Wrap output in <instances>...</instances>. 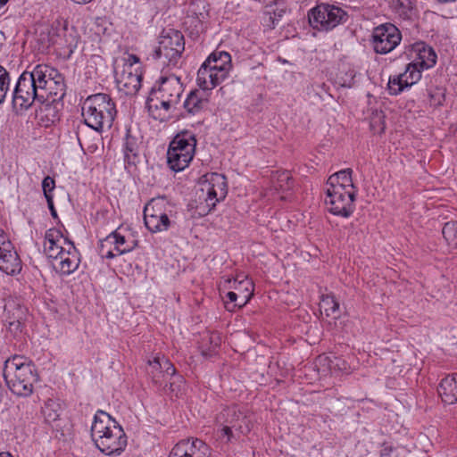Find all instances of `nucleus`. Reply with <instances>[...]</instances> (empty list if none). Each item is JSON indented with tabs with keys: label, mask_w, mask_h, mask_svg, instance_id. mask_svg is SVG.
Here are the masks:
<instances>
[{
	"label": "nucleus",
	"mask_w": 457,
	"mask_h": 457,
	"mask_svg": "<svg viewBox=\"0 0 457 457\" xmlns=\"http://www.w3.org/2000/svg\"><path fill=\"white\" fill-rule=\"evenodd\" d=\"M437 390L444 403L447 404L457 403V384L453 375L443 378Z\"/></svg>",
	"instance_id": "nucleus-26"
},
{
	"label": "nucleus",
	"mask_w": 457,
	"mask_h": 457,
	"mask_svg": "<svg viewBox=\"0 0 457 457\" xmlns=\"http://www.w3.org/2000/svg\"><path fill=\"white\" fill-rule=\"evenodd\" d=\"M0 270L8 275H14L21 270V262L13 246L0 252Z\"/></svg>",
	"instance_id": "nucleus-24"
},
{
	"label": "nucleus",
	"mask_w": 457,
	"mask_h": 457,
	"mask_svg": "<svg viewBox=\"0 0 457 457\" xmlns=\"http://www.w3.org/2000/svg\"><path fill=\"white\" fill-rule=\"evenodd\" d=\"M138 145L137 140L131 137L129 133L125 139V155L128 159L131 156L135 157L137 154Z\"/></svg>",
	"instance_id": "nucleus-35"
},
{
	"label": "nucleus",
	"mask_w": 457,
	"mask_h": 457,
	"mask_svg": "<svg viewBox=\"0 0 457 457\" xmlns=\"http://www.w3.org/2000/svg\"><path fill=\"white\" fill-rule=\"evenodd\" d=\"M206 104V100L197 91H192L187 97L184 107L191 114L199 112Z\"/></svg>",
	"instance_id": "nucleus-28"
},
{
	"label": "nucleus",
	"mask_w": 457,
	"mask_h": 457,
	"mask_svg": "<svg viewBox=\"0 0 457 457\" xmlns=\"http://www.w3.org/2000/svg\"><path fill=\"white\" fill-rule=\"evenodd\" d=\"M147 364V373L155 385H161L169 376H173L176 372L173 364L164 356L156 355L152 360H148Z\"/></svg>",
	"instance_id": "nucleus-19"
},
{
	"label": "nucleus",
	"mask_w": 457,
	"mask_h": 457,
	"mask_svg": "<svg viewBox=\"0 0 457 457\" xmlns=\"http://www.w3.org/2000/svg\"><path fill=\"white\" fill-rule=\"evenodd\" d=\"M216 422L221 427V436L230 442L239 435H245L251 430L249 411L245 408L231 406L222 410L216 418Z\"/></svg>",
	"instance_id": "nucleus-8"
},
{
	"label": "nucleus",
	"mask_w": 457,
	"mask_h": 457,
	"mask_svg": "<svg viewBox=\"0 0 457 457\" xmlns=\"http://www.w3.org/2000/svg\"><path fill=\"white\" fill-rule=\"evenodd\" d=\"M231 68L230 54L225 51H215L199 68L197 85L203 90H212L228 77Z\"/></svg>",
	"instance_id": "nucleus-7"
},
{
	"label": "nucleus",
	"mask_w": 457,
	"mask_h": 457,
	"mask_svg": "<svg viewBox=\"0 0 457 457\" xmlns=\"http://www.w3.org/2000/svg\"><path fill=\"white\" fill-rule=\"evenodd\" d=\"M142 73L129 65L118 64L115 68L117 87L126 95H135L141 87Z\"/></svg>",
	"instance_id": "nucleus-15"
},
{
	"label": "nucleus",
	"mask_w": 457,
	"mask_h": 457,
	"mask_svg": "<svg viewBox=\"0 0 457 457\" xmlns=\"http://www.w3.org/2000/svg\"><path fill=\"white\" fill-rule=\"evenodd\" d=\"M20 327H21V322L19 320L9 322V328L11 330H18V329H20Z\"/></svg>",
	"instance_id": "nucleus-45"
},
{
	"label": "nucleus",
	"mask_w": 457,
	"mask_h": 457,
	"mask_svg": "<svg viewBox=\"0 0 457 457\" xmlns=\"http://www.w3.org/2000/svg\"><path fill=\"white\" fill-rule=\"evenodd\" d=\"M402 35L392 23H384L373 29L372 46L377 54H386L393 51L401 42Z\"/></svg>",
	"instance_id": "nucleus-14"
},
{
	"label": "nucleus",
	"mask_w": 457,
	"mask_h": 457,
	"mask_svg": "<svg viewBox=\"0 0 457 457\" xmlns=\"http://www.w3.org/2000/svg\"><path fill=\"white\" fill-rule=\"evenodd\" d=\"M0 457H12V456L9 453L3 452V453H0Z\"/></svg>",
	"instance_id": "nucleus-47"
},
{
	"label": "nucleus",
	"mask_w": 457,
	"mask_h": 457,
	"mask_svg": "<svg viewBox=\"0 0 457 457\" xmlns=\"http://www.w3.org/2000/svg\"><path fill=\"white\" fill-rule=\"evenodd\" d=\"M133 245H127L124 236L118 231H113L108 235L100 244V253L106 259H112L116 254H123L130 252Z\"/></svg>",
	"instance_id": "nucleus-18"
},
{
	"label": "nucleus",
	"mask_w": 457,
	"mask_h": 457,
	"mask_svg": "<svg viewBox=\"0 0 457 457\" xmlns=\"http://www.w3.org/2000/svg\"><path fill=\"white\" fill-rule=\"evenodd\" d=\"M443 237L451 246H457V221L446 222L442 229Z\"/></svg>",
	"instance_id": "nucleus-30"
},
{
	"label": "nucleus",
	"mask_w": 457,
	"mask_h": 457,
	"mask_svg": "<svg viewBox=\"0 0 457 457\" xmlns=\"http://www.w3.org/2000/svg\"><path fill=\"white\" fill-rule=\"evenodd\" d=\"M182 93L183 87L179 77L170 75L162 78L158 88L152 91L146 102L151 116L155 120H165L179 103Z\"/></svg>",
	"instance_id": "nucleus-4"
},
{
	"label": "nucleus",
	"mask_w": 457,
	"mask_h": 457,
	"mask_svg": "<svg viewBox=\"0 0 457 457\" xmlns=\"http://www.w3.org/2000/svg\"><path fill=\"white\" fill-rule=\"evenodd\" d=\"M169 202L163 198H153L144 209L145 225L152 233L167 231L174 223Z\"/></svg>",
	"instance_id": "nucleus-11"
},
{
	"label": "nucleus",
	"mask_w": 457,
	"mask_h": 457,
	"mask_svg": "<svg viewBox=\"0 0 457 457\" xmlns=\"http://www.w3.org/2000/svg\"><path fill=\"white\" fill-rule=\"evenodd\" d=\"M170 378V387L169 390L171 394H174L178 396L182 393V383L183 378L180 376H177L176 373L173 376H169Z\"/></svg>",
	"instance_id": "nucleus-36"
},
{
	"label": "nucleus",
	"mask_w": 457,
	"mask_h": 457,
	"mask_svg": "<svg viewBox=\"0 0 457 457\" xmlns=\"http://www.w3.org/2000/svg\"><path fill=\"white\" fill-rule=\"evenodd\" d=\"M381 113H376L370 121L371 129L375 132L382 133L385 130V124Z\"/></svg>",
	"instance_id": "nucleus-38"
},
{
	"label": "nucleus",
	"mask_w": 457,
	"mask_h": 457,
	"mask_svg": "<svg viewBox=\"0 0 457 457\" xmlns=\"http://www.w3.org/2000/svg\"><path fill=\"white\" fill-rule=\"evenodd\" d=\"M392 451V448L391 447H385L382 451H381V456L382 457H386V456H388L390 454Z\"/></svg>",
	"instance_id": "nucleus-46"
},
{
	"label": "nucleus",
	"mask_w": 457,
	"mask_h": 457,
	"mask_svg": "<svg viewBox=\"0 0 457 457\" xmlns=\"http://www.w3.org/2000/svg\"><path fill=\"white\" fill-rule=\"evenodd\" d=\"M4 377L9 389L19 396L30 395L37 380L34 365L26 362L21 356H15L5 362Z\"/></svg>",
	"instance_id": "nucleus-6"
},
{
	"label": "nucleus",
	"mask_w": 457,
	"mask_h": 457,
	"mask_svg": "<svg viewBox=\"0 0 457 457\" xmlns=\"http://www.w3.org/2000/svg\"><path fill=\"white\" fill-rule=\"evenodd\" d=\"M51 41H52L53 44L56 43V40H54L53 38L51 39Z\"/></svg>",
	"instance_id": "nucleus-49"
},
{
	"label": "nucleus",
	"mask_w": 457,
	"mask_h": 457,
	"mask_svg": "<svg viewBox=\"0 0 457 457\" xmlns=\"http://www.w3.org/2000/svg\"><path fill=\"white\" fill-rule=\"evenodd\" d=\"M210 340L212 344L217 346L220 344L221 338L218 333H212L210 336Z\"/></svg>",
	"instance_id": "nucleus-43"
},
{
	"label": "nucleus",
	"mask_w": 457,
	"mask_h": 457,
	"mask_svg": "<svg viewBox=\"0 0 457 457\" xmlns=\"http://www.w3.org/2000/svg\"><path fill=\"white\" fill-rule=\"evenodd\" d=\"M8 2V0H0V8L4 5L6 3Z\"/></svg>",
	"instance_id": "nucleus-48"
},
{
	"label": "nucleus",
	"mask_w": 457,
	"mask_h": 457,
	"mask_svg": "<svg viewBox=\"0 0 457 457\" xmlns=\"http://www.w3.org/2000/svg\"><path fill=\"white\" fill-rule=\"evenodd\" d=\"M91 436L96 447L106 455L120 454L127 445L122 428L103 411H98L91 427Z\"/></svg>",
	"instance_id": "nucleus-3"
},
{
	"label": "nucleus",
	"mask_w": 457,
	"mask_h": 457,
	"mask_svg": "<svg viewBox=\"0 0 457 457\" xmlns=\"http://www.w3.org/2000/svg\"><path fill=\"white\" fill-rule=\"evenodd\" d=\"M227 298L229 300L228 302H225V306L228 311L233 312L236 307H238L239 296L238 294L235 291H229L227 294Z\"/></svg>",
	"instance_id": "nucleus-39"
},
{
	"label": "nucleus",
	"mask_w": 457,
	"mask_h": 457,
	"mask_svg": "<svg viewBox=\"0 0 457 457\" xmlns=\"http://www.w3.org/2000/svg\"><path fill=\"white\" fill-rule=\"evenodd\" d=\"M42 413L46 422L55 421L60 416V405L53 400H48L42 408Z\"/></svg>",
	"instance_id": "nucleus-29"
},
{
	"label": "nucleus",
	"mask_w": 457,
	"mask_h": 457,
	"mask_svg": "<svg viewBox=\"0 0 457 457\" xmlns=\"http://www.w3.org/2000/svg\"><path fill=\"white\" fill-rule=\"evenodd\" d=\"M345 14V12L339 7L321 4L311 10L309 21L313 28L328 30L337 26L342 21Z\"/></svg>",
	"instance_id": "nucleus-12"
},
{
	"label": "nucleus",
	"mask_w": 457,
	"mask_h": 457,
	"mask_svg": "<svg viewBox=\"0 0 457 457\" xmlns=\"http://www.w3.org/2000/svg\"><path fill=\"white\" fill-rule=\"evenodd\" d=\"M320 310L327 317L337 319L339 317V303L332 295H323L320 302Z\"/></svg>",
	"instance_id": "nucleus-27"
},
{
	"label": "nucleus",
	"mask_w": 457,
	"mask_h": 457,
	"mask_svg": "<svg viewBox=\"0 0 457 457\" xmlns=\"http://www.w3.org/2000/svg\"><path fill=\"white\" fill-rule=\"evenodd\" d=\"M190 12L195 15L198 19L204 18L205 5L204 0H197L192 3L190 6Z\"/></svg>",
	"instance_id": "nucleus-37"
},
{
	"label": "nucleus",
	"mask_w": 457,
	"mask_h": 457,
	"mask_svg": "<svg viewBox=\"0 0 457 457\" xmlns=\"http://www.w3.org/2000/svg\"><path fill=\"white\" fill-rule=\"evenodd\" d=\"M11 78L7 70L0 65V104L4 101L10 87Z\"/></svg>",
	"instance_id": "nucleus-32"
},
{
	"label": "nucleus",
	"mask_w": 457,
	"mask_h": 457,
	"mask_svg": "<svg viewBox=\"0 0 457 457\" xmlns=\"http://www.w3.org/2000/svg\"><path fill=\"white\" fill-rule=\"evenodd\" d=\"M54 187H55V182H54V179L47 176L43 179L42 188H43L44 195H45L46 198L53 196L51 195V192L54 189Z\"/></svg>",
	"instance_id": "nucleus-40"
},
{
	"label": "nucleus",
	"mask_w": 457,
	"mask_h": 457,
	"mask_svg": "<svg viewBox=\"0 0 457 457\" xmlns=\"http://www.w3.org/2000/svg\"><path fill=\"white\" fill-rule=\"evenodd\" d=\"M275 187L278 190L287 191L292 188L293 180L290 173L287 170L277 172L274 176Z\"/></svg>",
	"instance_id": "nucleus-31"
},
{
	"label": "nucleus",
	"mask_w": 457,
	"mask_h": 457,
	"mask_svg": "<svg viewBox=\"0 0 457 457\" xmlns=\"http://www.w3.org/2000/svg\"><path fill=\"white\" fill-rule=\"evenodd\" d=\"M211 453V448L206 443L192 437L175 445L169 457H210Z\"/></svg>",
	"instance_id": "nucleus-16"
},
{
	"label": "nucleus",
	"mask_w": 457,
	"mask_h": 457,
	"mask_svg": "<svg viewBox=\"0 0 457 457\" xmlns=\"http://www.w3.org/2000/svg\"><path fill=\"white\" fill-rule=\"evenodd\" d=\"M351 169H345L331 175L327 181L325 204L328 211L348 218L354 211L355 187Z\"/></svg>",
	"instance_id": "nucleus-2"
},
{
	"label": "nucleus",
	"mask_w": 457,
	"mask_h": 457,
	"mask_svg": "<svg viewBox=\"0 0 457 457\" xmlns=\"http://www.w3.org/2000/svg\"><path fill=\"white\" fill-rule=\"evenodd\" d=\"M316 366L322 372H345L348 373L350 366L340 357L336 355H320L316 360Z\"/></svg>",
	"instance_id": "nucleus-23"
},
{
	"label": "nucleus",
	"mask_w": 457,
	"mask_h": 457,
	"mask_svg": "<svg viewBox=\"0 0 457 457\" xmlns=\"http://www.w3.org/2000/svg\"><path fill=\"white\" fill-rule=\"evenodd\" d=\"M421 78V70L409 63L403 73L389 78L387 89L390 95L396 96L405 88L417 83Z\"/></svg>",
	"instance_id": "nucleus-17"
},
{
	"label": "nucleus",
	"mask_w": 457,
	"mask_h": 457,
	"mask_svg": "<svg viewBox=\"0 0 457 457\" xmlns=\"http://www.w3.org/2000/svg\"><path fill=\"white\" fill-rule=\"evenodd\" d=\"M46 201H47L48 207L51 210L52 215L54 217H55L56 216V212H55V210L54 208L53 196L52 197H47Z\"/></svg>",
	"instance_id": "nucleus-44"
},
{
	"label": "nucleus",
	"mask_w": 457,
	"mask_h": 457,
	"mask_svg": "<svg viewBox=\"0 0 457 457\" xmlns=\"http://www.w3.org/2000/svg\"><path fill=\"white\" fill-rule=\"evenodd\" d=\"M67 247L57 258H53L54 268L62 275H70L74 272L80 262L79 252L74 245H67Z\"/></svg>",
	"instance_id": "nucleus-21"
},
{
	"label": "nucleus",
	"mask_w": 457,
	"mask_h": 457,
	"mask_svg": "<svg viewBox=\"0 0 457 457\" xmlns=\"http://www.w3.org/2000/svg\"><path fill=\"white\" fill-rule=\"evenodd\" d=\"M445 97V89L442 87H435L428 92V103L432 107H437L443 104Z\"/></svg>",
	"instance_id": "nucleus-34"
},
{
	"label": "nucleus",
	"mask_w": 457,
	"mask_h": 457,
	"mask_svg": "<svg viewBox=\"0 0 457 457\" xmlns=\"http://www.w3.org/2000/svg\"><path fill=\"white\" fill-rule=\"evenodd\" d=\"M285 11L283 9H276L273 11H267L263 16L264 24L270 29H274L278 23Z\"/></svg>",
	"instance_id": "nucleus-33"
},
{
	"label": "nucleus",
	"mask_w": 457,
	"mask_h": 457,
	"mask_svg": "<svg viewBox=\"0 0 457 457\" xmlns=\"http://www.w3.org/2000/svg\"><path fill=\"white\" fill-rule=\"evenodd\" d=\"M227 282L229 284V288L234 289L238 294V308L245 306L251 299L253 294V282L247 278L238 280L237 278L233 281L228 279Z\"/></svg>",
	"instance_id": "nucleus-25"
},
{
	"label": "nucleus",
	"mask_w": 457,
	"mask_h": 457,
	"mask_svg": "<svg viewBox=\"0 0 457 457\" xmlns=\"http://www.w3.org/2000/svg\"><path fill=\"white\" fill-rule=\"evenodd\" d=\"M12 245V242L9 240L4 231L0 228V252L6 251V249L11 248Z\"/></svg>",
	"instance_id": "nucleus-42"
},
{
	"label": "nucleus",
	"mask_w": 457,
	"mask_h": 457,
	"mask_svg": "<svg viewBox=\"0 0 457 457\" xmlns=\"http://www.w3.org/2000/svg\"><path fill=\"white\" fill-rule=\"evenodd\" d=\"M184 49L183 35L178 30H169L160 37L153 58L159 60L163 66L176 67L180 61Z\"/></svg>",
	"instance_id": "nucleus-10"
},
{
	"label": "nucleus",
	"mask_w": 457,
	"mask_h": 457,
	"mask_svg": "<svg viewBox=\"0 0 457 457\" xmlns=\"http://www.w3.org/2000/svg\"><path fill=\"white\" fill-rule=\"evenodd\" d=\"M116 112L115 104L106 94L90 96L82 105L86 125L97 132L112 127Z\"/></svg>",
	"instance_id": "nucleus-5"
},
{
	"label": "nucleus",
	"mask_w": 457,
	"mask_h": 457,
	"mask_svg": "<svg viewBox=\"0 0 457 457\" xmlns=\"http://www.w3.org/2000/svg\"><path fill=\"white\" fill-rule=\"evenodd\" d=\"M196 139L189 132L178 134L170 143L167 152L168 164L175 171L187 168L195 155Z\"/></svg>",
	"instance_id": "nucleus-9"
},
{
	"label": "nucleus",
	"mask_w": 457,
	"mask_h": 457,
	"mask_svg": "<svg viewBox=\"0 0 457 457\" xmlns=\"http://www.w3.org/2000/svg\"><path fill=\"white\" fill-rule=\"evenodd\" d=\"M201 191L206 195L207 206L213 208L218 202L223 200L228 193L226 177L217 172L206 173L200 179Z\"/></svg>",
	"instance_id": "nucleus-13"
},
{
	"label": "nucleus",
	"mask_w": 457,
	"mask_h": 457,
	"mask_svg": "<svg viewBox=\"0 0 457 457\" xmlns=\"http://www.w3.org/2000/svg\"><path fill=\"white\" fill-rule=\"evenodd\" d=\"M72 244L63 237L61 230L53 228L46 230L45 234L44 251L49 258H57L61 253L64 252V248H68L67 245Z\"/></svg>",
	"instance_id": "nucleus-20"
},
{
	"label": "nucleus",
	"mask_w": 457,
	"mask_h": 457,
	"mask_svg": "<svg viewBox=\"0 0 457 457\" xmlns=\"http://www.w3.org/2000/svg\"><path fill=\"white\" fill-rule=\"evenodd\" d=\"M409 54L412 60L411 63L420 70L431 68L436 62L435 51L424 42L415 43Z\"/></svg>",
	"instance_id": "nucleus-22"
},
{
	"label": "nucleus",
	"mask_w": 457,
	"mask_h": 457,
	"mask_svg": "<svg viewBox=\"0 0 457 457\" xmlns=\"http://www.w3.org/2000/svg\"><path fill=\"white\" fill-rule=\"evenodd\" d=\"M121 65H129L131 69H139V58L135 54H129L126 58L122 59Z\"/></svg>",
	"instance_id": "nucleus-41"
},
{
	"label": "nucleus",
	"mask_w": 457,
	"mask_h": 457,
	"mask_svg": "<svg viewBox=\"0 0 457 457\" xmlns=\"http://www.w3.org/2000/svg\"><path fill=\"white\" fill-rule=\"evenodd\" d=\"M66 84L63 75L47 64H37L23 71L12 92V103L21 110L29 109L35 101H57L63 98Z\"/></svg>",
	"instance_id": "nucleus-1"
}]
</instances>
